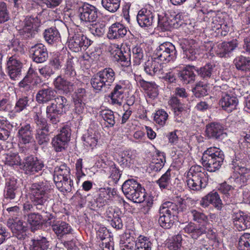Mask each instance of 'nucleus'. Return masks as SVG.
Masks as SVG:
<instances>
[{"mask_svg":"<svg viewBox=\"0 0 250 250\" xmlns=\"http://www.w3.org/2000/svg\"><path fill=\"white\" fill-rule=\"evenodd\" d=\"M33 61L37 63H42L48 58V51L46 47L42 43H38L30 49Z\"/></svg>","mask_w":250,"mask_h":250,"instance_id":"a211bd4d","label":"nucleus"},{"mask_svg":"<svg viewBox=\"0 0 250 250\" xmlns=\"http://www.w3.org/2000/svg\"><path fill=\"white\" fill-rule=\"evenodd\" d=\"M20 154L15 152H10L4 154L2 158V162L5 164V165L11 167L20 165L22 166L21 158L25 154V151L22 148H20Z\"/></svg>","mask_w":250,"mask_h":250,"instance_id":"b1692460","label":"nucleus"},{"mask_svg":"<svg viewBox=\"0 0 250 250\" xmlns=\"http://www.w3.org/2000/svg\"><path fill=\"white\" fill-rule=\"evenodd\" d=\"M91 41L82 33H76L68 41L69 48L75 52L85 50L90 45Z\"/></svg>","mask_w":250,"mask_h":250,"instance_id":"9b49d317","label":"nucleus"},{"mask_svg":"<svg viewBox=\"0 0 250 250\" xmlns=\"http://www.w3.org/2000/svg\"><path fill=\"white\" fill-rule=\"evenodd\" d=\"M192 93L197 98H200L208 94V91L206 88L200 85H196L192 89Z\"/></svg>","mask_w":250,"mask_h":250,"instance_id":"774afa93","label":"nucleus"},{"mask_svg":"<svg viewBox=\"0 0 250 250\" xmlns=\"http://www.w3.org/2000/svg\"><path fill=\"white\" fill-rule=\"evenodd\" d=\"M54 90L49 86L40 89L36 95V100L39 104H45L51 101L55 97Z\"/></svg>","mask_w":250,"mask_h":250,"instance_id":"bb28decb","label":"nucleus"},{"mask_svg":"<svg viewBox=\"0 0 250 250\" xmlns=\"http://www.w3.org/2000/svg\"><path fill=\"white\" fill-rule=\"evenodd\" d=\"M110 188H99L98 197L95 201L97 207L100 208L107 204L108 200L110 198Z\"/></svg>","mask_w":250,"mask_h":250,"instance_id":"e433bc0d","label":"nucleus"},{"mask_svg":"<svg viewBox=\"0 0 250 250\" xmlns=\"http://www.w3.org/2000/svg\"><path fill=\"white\" fill-rule=\"evenodd\" d=\"M34 121L36 125V130L49 128V125L46 120L42 117V112H36L34 116Z\"/></svg>","mask_w":250,"mask_h":250,"instance_id":"5fc2aeb1","label":"nucleus"},{"mask_svg":"<svg viewBox=\"0 0 250 250\" xmlns=\"http://www.w3.org/2000/svg\"><path fill=\"white\" fill-rule=\"evenodd\" d=\"M126 33V27L122 24L116 22L109 27L107 37L110 40H118L124 38Z\"/></svg>","mask_w":250,"mask_h":250,"instance_id":"a878e982","label":"nucleus"},{"mask_svg":"<svg viewBox=\"0 0 250 250\" xmlns=\"http://www.w3.org/2000/svg\"><path fill=\"white\" fill-rule=\"evenodd\" d=\"M51 228L58 238H62L65 235L72 233L73 231L71 226L65 222L62 221L53 222Z\"/></svg>","mask_w":250,"mask_h":250,"instance_id":"7c9ffc66","label":"nucleus"},{"mask_svg":"<svg viewBox=\"0 0 250 250\" xmlns=\"http://www.w3.org/2000/svg\"><path fill=\"white\" fill-rule=\"evenodd\" d=\"M100 115L110 125V126L112 127L114 125L115 117L112 111L108 109L103 110L100 112Z\"/></svg>","mask_w":250,"mask_h":250,"instance_id":"bf43d9fd","label":"nucleus"},{"mask_svg":"<svg viewBox=\"0 0 250 250\" xmlns=\"http://www.w3.org/2000/svg\"><path fill=\"white\" fill-rule=\"evenodd\" d=\"M120 2L121 0H102L101 4L106 10L114 13L119 9Z\"/></svg>","mask_w":250,"mask_h":250,"instance_id":"de8ad7c7","label":"nucleus"},{"mask_svg":"<svg viewBox=\"0 0 250 250\" xmlns=\"http://www.w3.org/2000/svg\"><path fill=\"white\" fill-rule=\"evenodd\" d=\"M55 87L62 92L63 93L67 94L73 90L74 83L71 82L65 79L62 76H58L53 82Z\"/></svg>","mask_w":250,"mask_h":250,"instance_id":"2f4dec72","label":"nucleus"},{"mask_svg":"<svg viewBox=\"0 0 250 250\" xmlns=\"http://www.w3.org/2000/svg\"><path fill=\"white\" fill-rule=\"evenodd\" d=\"M40 75L44 78H48L54 73L51 66L49 65H45L39 68Z\"/></svg>","mask_w":250,"mask_h":250,"instance_id":"338daca9","label":"nucleus"},{"mask_svg":"<svg viewBox=\"0 0 250 250\" xmlns=\"http://www.w3.org/2000/svg\"><path fill=\"white\" fill-rule=\"evenodd\" d=\"M206 133L208 138L218 140H222L226 136L224 132V127L217 123H211L208 125Z\"/></svg>","mask_w":250,"mask_h":250,"instance_id":"aec40b11","label":"nucleus"},{"mask_svg":"<svg viewBox=\"0 0 250 250\" xmlns=\"http://www.w3.org/2000/svg\"><path fill=\"white\" fill-rule=\"evenodd\" d=\"M234 187H235L234 186L232 187L226 182L221 184L218 187V190L223 194L224 200L227 204H232L233 202L232 201V192Z\"/></svg>","mask_w":250,"mask_h":250,"instance_id":"f704fd0d","label":"nucleus"},{"mask_svg":"<svg viewBox=\"0 0 250 250\" xmlns=\"http://www.w3.org/2000/svg\"><path fill=\"white\" fill-rule=\"evenodd\" d=\"M169 17L166 15L162 19L158 18V23L159 26L163 28L164 30H169L171 27H174L175 23H178V21L175 20V17L170 16Z\"/></svg>","mask_w":250,"mask_h":250,"instance_id":"37998d69","label":"nucleus"},{"mask_svg":"<svg viewBox=\"0 0 250 250\" xmlns=\"http://www.w3.org/2000/svg\"><path fill=\"white\" fill-rule=\"evenodd\" d=\"M83 139L84 145L93 149L97 144L98 136L92 130H88L87 132L83 135Z\"/></svg>","mask_w":250,"mask_h":250,"instance_id":"79ce46f5","label":"nucleus"},{"mask_svg":"<svg viewBox=\"0 0 250 250\" xmlns=\"http://www.w3.org/2000/svg\"><path fill=\"white\" fill-rule=\"evenodd\" d=\"M159 60L154 56L145 63L144 70L148 75L153 76L157 73H162L163 65Z\"/></svg>","mask_w":250,"mask_h":250,"instance_id":"cd10ccee","label":"nucleus"},{"mask_svg":"<svg viewBox=\"0 0 250 250\" xmlns=\"http://www.w3.org/2000/svg\"><path fill=\"white\" fill-rule=\"evenodd\" d=\"M236 47V43L233 42H223L217 45L215 52L219 57L229 58Z\"/></svg>","mask_w":250,"mask_h":250,"instance_id":"c756f323","label":"nucleus"},{"mask_svg":"<svg viewBox=\"0 0 250 250\" xmlns=\"http://www.w3.org/2000/svg\"><path fill=\"white\" fill-rule=\"evenodd\" d=\"M7 225L11 229L13 235L19 240H23L27 237V229L23 225L22 220L15 217V219H8Z\"/></svg>","mask_w":250,"mask_h":250,"instance_id":"4468645a","label":"nucleus"},{"mask_svg":"<svg viewBox=\"0 0 250 250\" xmlns=\"http://www.w3.org/2000/svg\"><path fill=\"white\" fill-rule=\"evenodd\" d=\"M200 169L198 166H194L188 170V188L191 190H199L207 185L206 175Z\"/></svg>","mask_w":250,"mask_h":250,"instance_id":"0eeeda50","label":"nucleus"},{"mask_svg":"<svg viewBox=\"0 0 250 250\" xmlns=\"http://www.w3.org/2000/svg\"><path fill=\"white\" fill-rule=\"evenodd\" d=\"M153 56H155L159 61L167 63L175 60L177 51L172 43L165 42L156 49Z\"/></svg>","mask_w":250,"mask_h":250,"instance_id":"1a4fd4ad","label":"nucleus"},{"mask_svg":"<svg viewBox=\"0 0 250 250\" xmlns=\"http://www.w3.org/2000/svg\"><path fill=\"white\" fill-rule=\"evenodd\" d=\"M181 236L177 235L169 240L166 245L169 250H181Z\"/></svg>","mask_w":250,"mask_h":250,"instance_id":"13d9d810","label":"nucleus"},{"mask_svg":"<svg viewBox=\"0 0 250 250\" xmlns=\"http://www.w3.org/2000/svg\"><path fill=\"white\" fill-rule=\"evenodd\" d=\"M154 13L146 8L139 10L137 15V21L141 27H148L154 22Z\"/></svg>","mask_w":250,"mask_h":250,"instance_id":"412c9836","label":"nucleus"},{"mask_svg":"<svg viewBox=\"0 0 250 250\" xmlns=\"http://www.w3.org/2000/svg\"><path fill=\"white\" fill-rule=\"evenodd\" d=\"M224 152L216 147H210L203 153L202 164L208 171L214 172L218 170L224 160Z\"/></svg>","mask_w":250,"mask_h":250,"instance_id":"f03ea898","label":"nucleus"},{"mask_svg":"<svg viewBox=\"0 0 250 250\" xmlns=\"http://www.w3.org/2000/svg\"><path fill=\"white\" fill-rule=\"evenodd\" d=\"M44 167L43 162L37 157L28 155L23 158L22 168L26 174H34L42 170Z\"/></svg>","mask_w":250,"mask_h":250,"instance_id":"f8f14e48","label":"nucleus"},{"mask_svg":"<svg viewBox=\"0 0 250 250\" xmlns=\"http://www.w3.org/2000/svg\"><path fill=\"white\" fill-rule=\"evenodd\" d=\"M167 118L168 114L164 109L157 111L154 117L155 122L161 125H164L165 124Z\"/></svg>","mask_w":250,"mask_h":250,"instance_id":"680f3d73","label":"nucleus"},{"mask_svg":"<svg viewBox=\"0 0 250 250\" xmlns=\"http://www.w3.org/2000/svg\"><path fill=\"white\" fill-rule=\"evenodd\" d=\"M120 247L122 250H135V241L133 238H127L125 240H121Z\"/></svg>","mask_w":250,"mask_h":250,"instance_id":"69168bd1","label":"nucleus"},{"mask_svg":"<svg viewBox=\"0 0 250 250\" xmlns=\"http://www.w3.org/2000/svg\"><path fill=\"white\" fill-rule=\"evenodd\" d=\"M9 15L7 4L0 1V24L8 21L10 19Z\"/></svg>","mask_w":250,"mask_h":250,"instance_id":"052dcab7","label":"nucleus"},{"mask_svg":"<svg viewBox=\"0 0 250 250\" xmlns=\"http://www.w3.org/2000/svg\"><path fill=\"white\" fill-rule=\"evenodd\" d=\"M45 40L49 44L57 42L60 38V34L56 27H50L45 29L43 33Z\"/></svg>","mask_w":250,"mask_h":250,"instance_id":"ea45409f","label":"nucleus"},{"mask_svg":"<svg viewBox=\"0 0 250 250\" xmlns=\"http://www.w3.org/2000/svg\"><path fill=\"white\" fill-rule=\"evenodd\" d=\"M30 105L29 99L27 96H22L17 99L13 109L14 113H19L27 110Z\"/></svg>","mask_w":250,"mask_h":250,"instance_id":"c03bdc74","label":"nucleus"},{"mask_svg":"<svg viewBox=\"0 0 250 250\" xmlns=\"http://www.w3.org/2000/svg\"><path fill=\"white\" fill-rule=\"evenodd\" d=\"M176 68L178 79L182 82H186L188 80V65L180 64Z\"/></svg>","mask_w":250,"mask_h":250,"instance_id":"e2e57ef3","label":"nucleus"},{"mask_svg":"<svg viewBox=\"0 0 250 250\" xmlns=\"http://www.w3.org/2000/svg\"><path fill=\"white\" fill-rule=\"evenodd\" d=\"M236 69L242 72H250V58L243 56L236 57L233 61Z\"/></svg>","mask_w":250,"mask_h":250,"instance_id":"4c0bfd02","label":"nucleus"},{"mask_svg":"<svg viewBox=\"0 0 250 250\" xmlns=\"http://www.w3.org/2000/svg\"><path fill=\"white\" fill-rule=\"evenodd\" d=\"M40 25L41 21L37 17L27 16L19 27V33L25 39L34 38Z\"/></svg>","mask_w":250,"mask_h":250,"instance_id":"6e6552de","label":"nucleus"},{"mask_svg":"<svg viewBox=\"0 0 250 250\" xmlns=\"http://www.w3.org/2000/svg\"><path fill=\"white\" fill-rule=\"evenodd\" d=\"M21 144L26 145L32 142L33 139V129L28 123L21 124L17 135Z\"/></svg>","mask_w":250,"mask_h":250,"instance_id":"f3484780","label":"nucleus"},{"mask_svg":"<svg viewBox=\"0 0 250 250\" xmlns=\"http://www.w3.org/2000/svg\"><path fill=\"white\" fill-rule=\"evenodd\" d=\"M70 177V169L66 164H62L55 167L53 178Z\"/></svg>","mask_w":250,"mask_h":250,"instance_id":"09e8293b","label":"nucleus"},{"mask_svg":"<svg viewBox=\"0 0 250 250\" xmlns=\"http://www.w3.org/2000/svg\"><path fill=\"white\" fill-rule=\"evenodd\" d=\"M29 191L31 204L25 203L24 210L28 212L36 209L45 212L52 191L49 184L47 181L34 183L30 186Z\"/></svg>","mask_w":250,"mask_h":250,"instance_id":"f257e3e1","label":"nucleus"},{"mask_svg":"<svg viewBox=\"0 0 250 250\" xmlns=\"http://www.w3.org/2000/svg\"><path fill=\"white\" fill-rule=\"evenodd\" d=\"M49 128L36 130V139L38 143L43 145L49 141Z\"/></svg>","mask_w":250,"mask_h":250,"instance_id":"8fccbe9b","label":"nucleus"},{"mask_svg":"<svg viewBox=\"0 0 250 250\" xmlns=\"http://www.w3.org/2000/svg\"><path fill=\"white\" fill-rule=\"evenodd\" d=\"M63 70L64 76L66 79H75L76 72L72 58H69L67 60Z\"/></svg>","mask_w":250,"mask_h":250,"instance_id":"49530a36","label":"nucleus"},{"mask_svg":"<svg viewBox=\"0 0 250 250\" xmlns=\"http://www.w3.org/2000/svg\"><path fill=\"white\" fill-rule=\"evenodd\" d=\"M214 67V65L208 63L203 67L201 68L200 70H199L194 66L188 64V82H189V79L190 80H194L195 76V74L194 73V71L204 79L209 78L211 75Z\"/></svg>","mask_w":250,"mask_h":250,"instance_id":"4be33fe9","label":"nucleus"},{"mask_svg":"<svg viewBox=\"0 0 250 250\" xmlns=\"http://www.w3.org/2000/svg\"><path fill=\"white\" fill-rule=\"evenodd\" d=\"M178 213L177 205L171 202H166L159 208L158 223L165 229H169L176 220Z\"/></svg>","mask_w":250,"mask_h":250,"instance_id":"20e7f679","label":"nucleus"},{"mask_svg":"<svg viewBox=\"0 0 250 250\" xmlns=\"http://www.w3.org/2000/svg\"><path fill=\"white\" fill-rule=\"evenodd\" d=\"M89 30L94 36L101 37L105 32V23L102 22L92 24L89 27Z\"/></svg>","mask_w":250,"mask_h":250,"instance_id":"864d4df0","label":"nucleus"},{"mask_svg":"<svg viewBox=\"0 0 250 250\" xmlns=\"http://www.w3.org/2000/svg\"><path fill=\"white\" fill-rule=\"evenodd\" d=\"M6 72L10 79L19 80L21 79L23 63L16 57L13 56L9 58L6 64Z\"/></svg>","mask_w":250,"mask_h":250,"instance_id":"ddd939ff","label":"nucleus"},{"mask_svg":"<svg viewBox=\"0 0 250 250\" xmlns=\"http://www.w3.org/2000/svg\"><path fill=\"white\" fill-rule=\"evenodd\" d=\"M200 205L203 208H207L212 204L215 208L220 210L222 208V202L217 191H212L203 197L200 201Z\"/></svg>","mask_w":250,"mask_h":250,"instance_id":"6ab92c4d","label":"nucleus"},{"mask_svg":"<svg viewBox=\"0 0 250 250\" xmlns=\"http://www.w3.org/2000/svg\"><path fill=\"white\" fill-rule=\"evenodd\" d=\"M21 191L14 178L9 179L5 183L3 197L7 200H14L21 196Z\"/></svg>","mask_w":250,"mask_h":250,"instance_id":"2eb2a0df","label":"nucleus"},{"mask_svg":"<svg viewBox=\"0 0 250 250\" xmlns=\"http://www.w3.org/2000/svg\"><path fill=\"white\" fill-rule=\"evenodd\" d=\"M74 108L73 111L75 114L79 115L80 117L85 114L87 111V107L83 100H73Z\"/></svg>","mask_w":250,"mask_h":250,"instance_id":"603ef678","label":"nucleus"},{"mask_svg":"<svg viewBox=\"0 0 250 250\" xmlns=\"http://www.w3.org/2000/svg\"><path fill=\"white\" fill-rule=\"evenodd\" d=\"M140 85L147 91L150 97L155 98L158 95V86L154 82H148L144 80L140 82Z\"/></svg>","mask_w":250,"mask_h":250,"instance_id":"a19ab883","label":"nucleus"},{"mask_svg":"<svg viewBox=\"0 0 250 250\" xmlns=\"http://www.w3.org/2000/svg\"><path fill=\"white\" fill-rule=\"evenodd\" d=\"M152 243L149 239L140 235L135 241V250H151Z\"/></svg>","mask_w":250,"mask_h":250,"instance_id":"a18cd8bd","label":"nucleus"},{"mask_svg":"<svg viewBox=\"0 0 250 250\" xmlns=\"http://www.w3.org/2000/svg\"><path fill=\"white\" fill-rule=\"evenodd\" d=\"M131 52L130 48L126 45H122L114 55L115 61H117L124 67H127L130 64Z\"/></svg>","mask_w":250,"mask_h":250,"instance_id":"393cba45","label":"nucleus"},{"mask_svg":"<svg viewBox=\"0 0 250 250\" xmlns=\"http://www.w3.org/2000/svg\"><path fill=\"white\" fill-rule=\"evenodd\" d=\"M68 105L67 99L62 96L54 98L46 107V117L53 124H57L60 121V117L65 113Z\"/></svg>","mask_w":250,"mask_h":250,"instance_id":"7ed1b4c3","label":"nucleus"},{"mask_svg":"<svg viewBox=\"0 0 250 250\" xmlns=\"http://www.w3.org/2000/svg\"><path fill=\"white\" fill-rule=\"evenodd\" d=\"M14 125L6 118L0 119V140L5 141L9 137L10 132Z\"/></svg>","mask_w":250,"mask_h":250,"instance_id":"c9c22d12","label":"nucleus"},{"mask_svg":"<svg viewBox=\"0 0 250 250\" xmlns=\"http://www.w3.org/2000/svg\"><path fill=\"white\" fill-rule=\"evenodd\" d=\"M238 249L239 250H250V233H244L240 236Z\"/></svg>","mask_w":250,"mask_h":250,"instance_id":"4d7b16f0","label":"nucleus"},{"mask_svg":"<svg viewBox=\"0 0 250 250\" xmlns=\"http://www.w3.org/2000/svg\"><path fill=\"white\" fill-rule=\"evenodd\" d=\"M81 20L85 22H93L98 18L97 9L88 3H83L78 9Z\"/></svg>","mask_w":250,"mask_h":250,"instance_id":"dca6fc26","label":"nucleus"},{"mask_svg":"<svg viewBox=\"0 0 250 250\" xmlns=\"http://www.w3.org/2000/svg\"><path fill=\"white\" fill-rule=\"evenodd\" d=\"M29 245V250H47L50 244L46 237L39 236L36 239H32Z\"/></svg>","mask_w":250,"mask_h":250,"instance_id":"72a5a7b5","label":"nucleus"},{"mask_svg":"<svg viewBox=\"0 0 250 250\" xmlns=\"http://www.w3.org/2000/svg\"><path fill=\"white\" fill-rule=\"evenodd\" d=\"M71 134V129L68 127H64L52 139V144L56 152H61L67 147Z\"/></svg>","mask_w":250,"mask_h":250,"instance_id":"9d476101","label":"nucleus"},{"mask_svg":"<svg viewBox=\"0 0 250 250\" xmlns=\"http://www.w3.org/2000/svg\"><path fill=\"white\" fill-rule=\"evenodd\" d=\"M238 103V99L233 94L222 95L219 102V105L222 108L228 112H231L233 110L236 109Z\"/></svg>","mask_w":250,"mask_h":250,"instance_id":"c85d7f7f","label":"nucleus"},{"mask_svg":"<svg viewBox=\"0 0 250 250\" xmlns=\"http://www.w3.org/2000/svg\"><path fill=\"white\" fill-rule=\"evenodd\" d=\"M42 216L38 213H31L27 215V222L29 224L32 232L42 227Z\"/></svg>","mask_w":250,"mask_h":250,"instance_id":"58836bf2","label":"nucleus"},{"mask_svg":"<svg viewBox=\"0 0 250 250\" xmlns=\"http://www.w3.org/2000/svg\"><path fill=\"white\" fill-rule=\"evenodd\" d=\"M122 189L125 197L134 203H141L145 200V189L133 179L125 181L122 185Z\"/></svg>","mask_w":250,"mask_h":250,"instance_id":"39448f33","label":"nucleus"},{"mask_svg":"<svg viewBox=\"0 0 250 250\" xmlns=\"http://www.w3.org/2000/svg\"><path fill=\"white\" fill-rule=\"evenodd\" d=\"M170 170L168 169L161 177L157 181V183L159 185L161 189L171 188L170 186Z\"/></svg>","mask_w":250,"mask_h":250,"instance_id":"3c124183","label":"nucleus"},{"mask_svg":"<svg viewBox=\"0 0 250 250\" xmlns=\"http://www.w3.org/2000/svg\"><path fill=\"white\" fill-rule=\"evenodd\" d=\"M245 215V213L240 210L236 212L234 211L232 214V219L233 223L239 230H244L245 226L243 225V223L240 224V223L242 222V221L244 220Z\"/></svg>","mask_w":250,"mask_h":250,"instance_id":"6e6d98bb","label":"nucleus"},{"mask_svg":"<svg viewBox=\"0 0 250 250\" xmlns=\"http://www.w3.org/2000/svg\"><path fill=\"white\" fill-rule=\"evenodd\" d=\"M124 85H125V84L124 81H120L115 85L113 90L109 95L112 104H117L119 106L122 105L125 90Z\"/></svg>","mask_w":250,"mask_h":250,"instance_id":"5701e85b","label":"nucleus"},{"mask_svg":"<svg viewBox=\"0 0 250 250\" xmlns=\"http://www.w3.org/2000/svg\"><path fill=\"white\" fill-rule=\"evenodd\" d=\"M132 53L134 62L136 65L139 64L144 57L143 49L139 46H136L132 49Z\"/></svg>","mask_w":250,"mask_h":250,"instance_id":"0e129e2a","label":"nucleus"},{"mask_svg":"<svg viewBox=\"0 0 250 250\" xmlns=\"http://www.w3.org/2000/svg\"><path fill=\"white\" fill-rule=\"evenodd\" d=\"M55 185L57 188L62 192H70L72 190L73 185V181L68 177L53 178Z\"/></svg>","mask_w":250,"mask_h":250,"instance_id":"473e14b6","label":"nucleus"},{"mask_svg":"<svg viewBox=\"0 0 250 250\" xmlns=\"http://www.w3.org/2000/svg\"><path fill=\"white\" fill-rule=\"evenodd\" d=\"M115 79V73L112 68L107 67L99 71L91 79L92 87L98 91L105 90Z\"/></svg>","mask_w":250,"mask_h":250,"instance_id":"423d86ee","label":"nucleus"}]
</instances>
